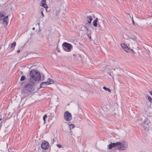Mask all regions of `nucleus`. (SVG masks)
Returning a JSON list of instances; mask_svg holds the SVG:
<instances>
[{"label":"nucleus","mask_w":152,"mask_h":152,"mask_svg":"<svg viewBox=\"0 0 152 152\" xmlns=\"http://www.w3.org/2000/svg\"><path fill=\"white\" fill-rule=\"evenodd\" d=\"M34 83H26L25 84L22 83L21 85L22 89L21 90V94L24 96H26V94H28L32 92L34 90Z\"/></svg>","instance_id":"f257e3e1"},{"label":"nucleus","mask_w":152,"mask_h":152,"mask_svg":"<svg viewBox=\"0 0 152 152\" xmlns=\"http://www.w3.org/2000/svg\"><path fill=\"white\" fill-rule=\"evenodd\" d=\"M30 77L29 79L30 83L35 84L36 81H39L41 79L40 74L35 70H31L30 73Z\"/></svg>","instance_id":"f03ea898"},{"label":"nucleus","mask_w":152,"mask_h":152,"mask_svg":"<svg viewBox=\"0 0 152 152\" xmlns=\"http://www.w3.org/2000/svg\"><path fill=\"white\" fill-rule=\"evenodd\" d=\"M119 145H118L117 148L118 150H126L128 148V144L127 142L125 141L119 142Z\"/></svg>","instance_id":"7ed1b4c3"},{"label":"nucleus","mask_w":152,"mask_h":152,"mask_svg":"<svg viewBox=\"0 0 152 152\" xmlns=\"http://www.w3.org/2000/svg\"><path fill=\"white\" fill-rule=\"evenodd\" d=\"M62 46L64 47V49L66 51H70L73 47L71 45L66 42L64 43Z\"/></svg>","instance_id":"20e7f679"},{"label":"nucleus","mask_w":152,"mask_h":152,"mask_svg":"<svg viewBox=\"0 0 152 152\" xmlns=\"http://www.w3.org/2000/svg\"><path fill=\"white\" fill-rule=\"evenodd\" d=\"M64 117V119L67 121H69L72 119L71 114L68 111L65 112Z\"/></svg>","instance_id":"39448f33"},{"label":"nucleus","mask_w":152,"mask_h":152,"mask_svg":"<svg viewBox=\"0 0 152 152\" xmlns=\"http://www.w3.org/2000/svg\"><path fill=\"white\" fill-rule=\"evenodd\" d=\"M95 17V16L92 14H91L87 15L86 17V20L89 24L91 23L92 19Z\"/></svg>","instance_id":"423d86ee"},{"label":"nucleus","mask_w":152,"mask_h":152,"mask_svg":"<svg viewBox=\"0 0 152 152\" xmlns=\"http://www.w3.org/2000/svg\"><path fill=\"white\" fill-rule=\"evenodd\" d=\"M41 147L43 149H47L49 147V143L45 141L42 142Z\"/></svg>","instance_id":"0eeeda50"},{"label":"nucleus","mask_w":152,"mask_h":152,"mask_svg":"<svg viewBox=\"0 0 152 152\" xmlns=\"http://www.w3.org/2000/svg\"><path fill=\"white\" fill-rule=\"evenodd\" d=\"M119 142H117L116 143L110 142V144L108 145V147L109 149H111L115 147H118V145H119Z\"/></svg>","instance_id":"6e6552de"},{"label":"nucleus","mask_w":152,"mask_h":152,"mask_svg":"<svg viewBox=\"0 0 152 152\" xmlns=\"http://www.w3.org/2000/svg\"><path fill=\"white\" fill-rule=\"evenodd\" d=\"M139 124L142 125L146 123H147V119L144 117L141 118L139 119Z\"/></svg>","instance_id":"1a4fd4ad"},{"label":"nucleus","mask_w":152,"mask_h":152,"mask_svg":"<svg viewBox=\"0 0 152 152\" xmlns=\"http://www.w3.org/2000/svg\"><path fill=\"white\" fill-rule=\"evenodd\" d=\"M98 18H96L93 22V24L94 26L95 27H96L97 26L98 27H100L101 28H102V27L100 26V24L98 23Z\"/></svg>","instance_id":"9d476101"},{"label":"nucleus","mask_w":152,"mask_h":152,"mask_svg":"<svg viewBox=\"0 0 152 152\" xmlns=\"http://www.w3.org/2000/svg\"><path fill=\"white\" fill-rule=\"evenodd\" d=\"M41 5L45 8L46 11H47V8H48V6L46 4V1H42L41 3Z\"/></svg>","instance_id":"9b49d317"},{"label":"nucleus","mask_w":152,"mask_h":152,"mask_svg":"<svg viewBox=\"0 0 152 152\" xmlns=\"http://www.w3.org/2000/svg\"><path fill=\"white\" fill-rule=\"evenodd\" d=\"M50 84L49 82H44L41 83L40 85V88H44L46 86V85H48Z\"/></svg>","instance_id":"f8f14e48"},{"label":"nucleus","mask_w":152,"mask_h":152,"mask_svg":"<svg viewBox=\"0 0 152 152\" xmlns=\"http://www.w3.org/2000/svg\"><path fill=\"white\" fill-rule=\"evenodd\" d=\"M121 45L122 48L125 51L128 52V51L129 50V49L126 45L124 44H121Z\"/></svg>","instance_id":"ddd939ff"},{"label":"nucleus","mask_w":152,"mask_h":152,"mask_svg":"<svg viewBox=\"0 0 152 152\" xmlns=\"http://www.w3.org/2000/svg\"><path fill=\"white\" fill-rule=\"evenodd\" d=\"M68 125L69 126V127H66V129L67 128L68 129H69L70 130V134L71 135H72L71 133L72 132V131L71 130V128H73L75 127V125L74 124H71L70 122H69L68 124Z\"/></svg>","instance_id":"4468645a"},{"label":"nucleus","mask_w":152,"mask_h":152,"mask_svg":"<svg viewBox=\"0 0 152 152\" xmlns=\"http://www.w3.org/2000/svg\"><path fill=\"white\" fill-rule=\"evenodd\" d=\"M8 18V16L5 17L2 20L3 23L4 25L5 26L7 25L8 23V21H7Z\"/></svg>","instance_id":"2eb2a0df"},{"label":"nucleus","mask_w":152,"mask_h":152,"mask_svg":"<svg viewBox=\"0 0 152 152\" xmlns=\"http://www.w3.org/2000/svg\"><path fill=\"white\" fill-rule=\"evenodd\" d=\"M142 126V127L144 128V129L146 131H148V122L146 123H145L144 124H143Z\"/></svg>","instance_id":"dca6fc26"},{"label":"nucleus","mask_w":152,"mask_h":152,"mask_svg":"<svg viewBox=\"0 0 152 152\" xmlns=\"http://www.w3.org/2000/svg\"><path fill=\"white\" fill-rule=\"evenodd\" d=\"M1 146L2 147L1 148V151L4 149H7V143H4L1 145Z\"/></svg>","instance_id":"f3484780"},{"label":"nucleus","mask_w":152,"mask_h":152,"mask_svg":"<svg viewBox=\"0 0 152 152\" xmlns=\"http://www.w3.org/2000/svg\"><path fill=\"white\" fill-rule=\"evenodd\" d=\"M128 42L129 44H130L132 45L134 44L135 42V40L132 39H129Z\"/></svg>","instance_id":"a211bd4d"},{"label":"nucleus","mask_w":152,"mask_h":152,"mask_svg":"<svg viewBox=\"0 0 152 152\" xmlns=\"http://www.w3.org/2000/svg\"><path fill=\"white\" fill-rule=\"evenodd\" d=\"M4 12L3 11L0 12V20L1 21H2L3 20L4 18Z\"/></svg>","instance_id":"6ab92c4d"},{"label":"nucleus","mask_w":152,"mask_h":152,"mask_svg":"<svg viewBox=\"0 0 152 152\" xmlns=\"http://www.w3.org/2000/svg\"><path fill=\"white\" fill-rule=\"evenodd\" d=\"M16 45V43L15 42H14L13 43H12L11 45L9 47L10 48H11L12 49V50H13L15 46Z\"/></svg>","instance_id":"aec40b11"},{"label":"nucleus","mask_w":152,"mask_h":152,"mask_svg":"<svg viewBox=\"0 0 152 152\" xmlns=\"http://www.w3.org/2000/svg\"><path fill=\"white\" fill-rule=\"evenodd\" d=\"M5 118H4V115L3 114L1 115L0 117V121H1V122H2L4 121Z\"/></svg>","instance_id":"412c9836"},{"label":"nucleus","mask_w":152,"mask_h":152,"mask_svg":"<svg viewBox=\"0 0 152 152\" xmlns=\"http://www.w3.org/2000/svg\"><path fill=\"white\" fill-rule=\"evenodd\" d=\"M103 89L105 91H107L109 92H111V90L110 89L107 88L105 86L103 87Z\"/></svg>","instance_id":"4be33fe9"},{"label":"nucleus","mask_w":152,"mask_h":152,"mask_svg":"<svg viewBox=\"0 0 152 152\" xmlns=\"http://www.w3.org/2000/svg\"><path fill=\"white\" fill-rule=\"evenodd\" d=\"M25 78L26 77L24 76H22L21 77L20 80L21 81L25 79Z\"/></svg>","instance_id":"5701e85b"},{"label":"nucleus","mask_w":152,"mask_h":152,"mask_svg":"<svg viewBox=\"0 0 152 152\" xmlns=\"http://www.w3.org/2000/svg\"><path fill=\"white\" fill-rule=\"evenodd\" d=\"M148 99L150 102H152V99L149 96H148Z\"/></svg>","instance_id":"b1692460"},{"label":"nucleus","mask_w":152,"mask_h":152,"mask_svg":"<svg viewBox=\"0 0 152 152\" xmlns=\"http://www.w3.org/2000/svg\"><path fill=\"white\" fill-rule=\"evenodd\" d=\"M49 82L50 83V84H51L52 83H53V80L50 78L49 79Z\"/></svg>","instance_id":"393cba45"},{"label":"nucleus","mask_w":152,"mask_h":152,"mask_svg":"<svg viewBox=\"0 0 152 152\" xmlns=\"http://www.w3.org/2000/svg\"><path fill=\"white\" fill-rule=\"evenodd\" d=\"M47 115H45L43 117V120L44 121V122L45 121V118L47 117Z\"/></svg>","instance_id":"a878e982"},{"label":"nucleus","mask_w":152,"mask_h":152,"mask_svg":"<svg viewBox=\"0 0 152 152\" xmlns=\"http://www.w3.org/2000/svg\"><path fill=\"white\" fill-rule=\"evenodd\" d=\"M87 36L88 37V38H89V39L91 41L92 39H91V36H90L88 34H87Z\"/></svg>","instance_id":"bb28decb"},{"label":"nucleus","mask_w":152,"mask_h":152,"mask_svg":"<svg viewBox=\"0 0 152 152\" xmlns=\"http://www.w3.org/2000/svg\"><path fill=\"white\" fill-rule=\"evenodd\" d=\"M56 145L58 148H60L61 147V145L60 144H57Z\"/></svg>","instance_id":"cd10ccee"},{"label":"nucleus","mask_w":152,"mask_h":152,"mask_svg":"<svg viewBox=\"0 0 152 152\" xmlns=\"http://www.w3.org/2000/svg\"><path fill=\"white\" fill-rule=\"evenodd\" d=\"M135 39L134 40H135V42H139L140 41L138 39H137V38H135Z\"/></svg>","instance_id":"c85d7f7f"},{"label":"nucleus","mask_w":152,"mask_h":152,"mask_svg":"<svg viewBox=\"0 0 152 152\" xmlns=\"http://www.w3.org/2000/svg\"><path fill=\"white\" fill-rule=\"evenodd\" d=\"M51 142L52 143V144H53L54 142V139H53V140H51Z\"/></svg>","instance_id":"c756f323"},{"label":"nucleus","mask_w":152,"mask_h":152,"mask_svg":"<svg viewBox=\"0 0 152 152\" xmlns=\"http://www.w3.org/2000/svg\"><path fill=\"white\" fill-rule=\"evenodd\" d=\"M84 27L85 28V30H86L87 31H88V28L86 26H84Z\"/></svg>","instance_id":"7c9ffc66"},{"label":"nucleus","mask_w":152,"mask_h":152,"mask_svg":"<svg viewBox=\"0 0 152 152\" xmlns=\"http://www.w3.org/2000/svg\"><path fill=\"white\" fill-rule=\"evenodd\" d=\"M41 14H42V16L43 17H44V14H43V12H41Z\"/></svg>","instance_id":"2f4dec72"},{"label":"nucleus","mask_w":152,"mask_h":152,"mask_svg":"<svg viewBox=\"0 0 152 152\" xmlns=\"http://www.w3.org/2000/svg\"><path fill=\"white\" fill-rule=\"evenodd\" d=\"M60 10L59 9L57 11V12L58 13H59L60 12Z\"/></svg>","instance_id":"473e14b6"},{"label":"nucleus","mask_w":152,"mask_h":152,"mask_svg":"<svg viewBox=\"0 0 152 152\" xmlns=\"http://www.w3.org/2000/svg\"><path fill=\"white\" fill-rule=\"evenodd\" d=\"M132 23H133V24L134 25V21L133 20V19H132Z\"/></svg>","instance_id":"72a5a7b5"},{"label":"nucleus","mask_w":152,"mask_h":152,"mask_svg":"<svg viewBox=\"0 0 152 152\" xmlns=\"http://www.w3.org/2000/svg\"><path fill=\"white\" fill-rule=\"evenodd\" d=\"M132 50V53H135V52H134L133 50Z\"/></svg>","instance_id":"f704fd0d"},{"label":"nucleus","mask_w":152,"mask_h":152,"mask_svg":"<svg viewBox=\"0 0 152 152\" xmlns=\"http://www.w3.org/2000/svg\"><path fill=\"white\" fill-rule=\"evenodd\" d=\"M150 93L152 96V91H150Z\"/></svg>","instance_id":"c9c22d12"},{"label":"nucleus","mask_w":152,"mask_h":152,"mask_svg":"<svg viewBox=\"0 0 152 152\" xmlns=\"http://www.w3.org/2000/svg\"><path fill=\"white\" fill-rule=\"evenodd\" d=\"M63 129L64 130V131H65V132H66L67 131L65 130L64 129Z\"/></svg>","instance_id":"e433bc0d"},{"label":"nucleus","mask_w":152,"mask_h":152,"mask_svg":"<svg viewBox=\"0 0 152 152\" xmlns=\"http://www.w3.org/2000/svg\"><path fill=\"white\" fill-rule=\"evenodd\" d=\"M20 50H18L17 51V52L19 53L20 52Z\"/></svg>","instance_id":"4c0bfd02"},{"label":"nucleus","mask_w":152,"mask_h":152,"mask_svg":"<svg viewBox=\"0 0 152 152\" xmlns=\"http://www.w3.org/2000/svg\"><path fill=\"white\" fill-rule=\"evenodd\" d=\"M35 29V28L34 27H33L32 28V29L33 30H34Z\"/></svg>","instance_id":"58836bf2"},{"label":"nucleus","mask_w":152,"mask_h":152,"mask_svg":"<svg viewBox=\"0 0 152 152\" xmlns=\"http://www.w3.org/2000/svg\"><path fill=\"white\" fill-rule=\"evenodd\" d=\"M109 75H110V74H109Z\"/></svg>","instance_id":"ea45409f"}]
</instances>
